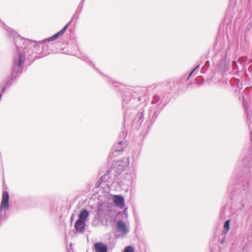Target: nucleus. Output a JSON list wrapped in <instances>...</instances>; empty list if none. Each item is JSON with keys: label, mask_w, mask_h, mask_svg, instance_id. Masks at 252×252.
<instances>
[{"label": "nucleus", "mask_w": 252, "mask_h": 252, "mask_svg": "<svg viewBox=\"0 0 252 252\" xmlns=\"http://www.w3.org/2000/svg\"><path fill=\"white\" fill-rule=\"evenodd\" d=\"M193 71H192V72H191L190 73V74H189V76H188V78H189V77L191 75V74L192 73Z\"/></svg>", "instance_id": "11"}, {"label": "nucleus", "mask_w": 252, "mask_h": 252, "mask_svg": "<svg viewBox=\"0 0 252 252\" xmlns=\"http://www.w3.org/2000/svg\"><path fill=\"white\" fill-rule=\"evenodd\" d=\"M68 24H67L66 25H65L64 27V28L61 31H60L59 32H58L57 33H56L55 34H54L53 36L51 37L50 38V40H55V39L58 38V37H59L60 36H61V35H62L64 33V32L66 31V30L68 28Z\"/></svg>", "instance_id": "7"}, {"label": "nucleus", "mask_w": 252, "mask_h": 252, "mask_svg": "<svg viewBox=\"0 0 252 252\" xmlns=\"http://www.w3.org/2000/svg\"><path fill=\"white\" fill-rule=\"evenodd\" d=\"M113 202L116 206L122 208L125 206L124 199L123 197L119 195H114L113 197Z\"/></svg>", "instance_id": "2"}, {"label": "nucleus", "mask_w": 252, "mask_h": 252, "mask_svg": "<svg viewBox=\"0 0 252 252\" xmlns=\"http://www.w3.org/2000/svg\"><path fill=\"white\" fill-rule=\"evenodd\" d=\"M123 252H134V250L132 247L127 246L125 248Z\"/></svg>", "instance_id": "9"}, {"label": "nucleus", "mask_w": 252, "mask_h": 252, "mask_svg": "<svg viewBox=\"0 0 252 252\" xmlns=\"http://www.w3.org/2000/svg\"><path fill=\"white\" fill-rule=\"evenodd\" d=\"M94 248L96 252H107V247L101 242L95 243Z\"/></svg>", "instance_id": "3"}, {"label": "nucleus", "mask_w": 252, "mask_h": 252, "mask_svg": "<svg viewBox=\"0 0 252 252\" xmlns=\"http://www.w3.org/2000/svg\"><path fill=\"white\" fill-rule=\"evenodd\" d=\"M9 208V194L7 191H4L2 193V201L0 206V210L7 209Z\"/></svg>", "instance_id": "1"}, {"label": "nucleus", "mask_w": 252, "mask_h": 252, "mask_svg": "<svg viewBox=\"0 0 252 252\" xmlns=\"http://www.w3.org/2000/svg\"><path fill=\"white\" fill-rule=\"evenodd\" d=\"M117 227L118 231L123 234H126L127 232V229L126 227V223L120 220L117 222Z\"/></svg>", "instance_id": "4"}, {"label": "nucleus", "mask_w": 252, "mask_h": 252, "mask_svg": "<svg viewBox=\"0 0 252 252\" xmlns=\"http://www.w3.org/2000/svg\"><path fill=\"white\" fill-rule=\"evenodd\" d=\"M85 221L77 220L75 223V227L77 231L82 232L84 229Z\"/></svg>", "instance_id": "6"}, {"label": "nucleus", "mask_w": 252, "mask_h": 252, "mask_svg": "<svg viewBox=\"0 0 252 252\" xmlns=\"http://www.w3.org/2000/svg\"><path fill=\"white\" fill-rule=\"evenodd\" d=\"M89 215V211L86 209L82 210L79 215V218L78 220L85 221L87 220Z\"/></svg>", "instance_id": "5"}, {"label": "nucleus", "mask_w": 252, "mask_h": 252, "mask_svg": "<svg viewBox=\"0 0 252 252\" xmlns=\"http://www.w3.org/2000/svg\"><path fill=\"white\" fill-rule=\"evenodd\" d=\"M23 62H24V59L23 58V56L22 54H20L19 55V60L18 63V67H20L22 65Z\"/></svg>", "instance_id": "10"}, {"label": "nucleus", "mask_w": 252, "mask_h": 252, "mask_svg": "<svg viewBox=\"0 0 252 252\" xmlns=\"http://www.w3.org/2000/svg\"><path fill=\"white\" fill-rule=\"evenodd\" d=\"M224 228L226 229V231H228L230 228V220H228L225 221L224 225Z\"/></svg>", "instance_id": "8"}, {"label": "nucleus", "mask_w": 252, "mask_h": 252, "mask_svg": "<svg viewBox=\"0 0 252 252\" xmlns=\"http://www.w3.org/2000/svg\"><path fill=\"white\" fill-rule=\"evenodd\" d=\"M1 94H0V99L1 98Z\"/></svg>", "instance_id": "13"}, {"label": "nucleus", "mask_w": 252, "mask_h": 252, "mask_svg": "<svg viewBox=\"0 0 252 252\" xmlns=\"http://www.w3.org/2000/svg\"><path fill=\"white\" fill-rule=\"evenodd\" d=\"M233 63L234 65H236V61H233Z\"/></svg>", "instance_id": "12"}]
</instances>
